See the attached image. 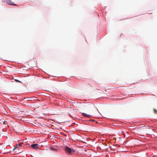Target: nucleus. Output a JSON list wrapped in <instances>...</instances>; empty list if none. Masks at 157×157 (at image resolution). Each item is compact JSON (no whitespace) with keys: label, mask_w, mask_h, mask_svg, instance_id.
<instances>
[{"label":"nucleus","mask_w":157,"mask_h":157,"mask_svg":"<svg viewBox=\"0 0 157 157\" xmlns=\"http://www.w3.org/2000/svg\"><path fill=\"white\" fill-rule=\"evenodd\" d=\"M64 150L66 153L68 155L74 154L76 151L75 149L71 148L67 146L65 147Z\"/></svg>","instance_id":"1"},{"label":"nucleus","mask_w":157,"mask_h":157,"mask_svg":"<svg viewBox=\"0 0 157 157\" xmlns=\"http://www.w3.org/2000/svg\"><path fill=\"white\" fill-rule=\"evenodd\" d=\"M5 2L8 4L11 5H13L14 6H17V5L16 4H14L11 0H5Z\"/></svg>","instance_id":"2"},{"label":"nucleus","mask_w":157,"mask_h":157,"mask_svg":"<svg viewBox=\"0 0 157 157\" xmlns=\"http://www.w3.org/2000/svg\"><path fill=\"white\" fill-rule=\"evenodd\" d=\"M38 144H34L31 145V147L33 149H38Z\"/></svg>","instance_id":"3"},{"label":"nucleus","mask_w":157,"mask_h":157,"mask_svg":"<svg viewBox=\"0 0 157 157\" xmlns=\"http://www.w3.org/2000/svg\"><path fill=\"white\" fill-rule=\"evenodd\" d=\"M15 130L17 132H20L22 130V129H21V127L19 126H17L15 128Z\"/></svg>","instance_id":"4"},{"label":"nucleus","mask_w":157,"mask_h":157,"mask_svg":"<svg viewBox=\"0 0 157 157\" xmlns=\"http://www.w3.org/2000/svg\"><path fill=\"white\" fill-rule=\"evenodd\" d=\"M82 115L84 117H91L90 115L87 114L85 113H82Z\"/></svg>","instance_id":"5"},{"label":"nucleus","mask_w":157,"mask_h":157,"mask_svg":"<svg viewBox=\"0 0 157 157\" xmlns=\"http://www.w3.org/2000/svg\"><path fill=\"white\" fill-rule=\"evenodd\" d=\"M23 144V143H21L19 144L18 145H17V147L18 146H21Z\"/></svg>","instance_id":"6"},{"label":"nucleus","mask_w":157,"mask_h":157,"mask_svg":"<svg viewBox=\"0 0 157 157\" xmlns=\"http://www.w3.org/2000/svg\"><path fill=\"white\" fill-rule=\"evenodd\" d=\"M51 149L52 150L57 151V149H56L54 148H53L52 147H51Z\"/></svg>","instance_id":"7"},{"label":"nucleus","mask_w":157,"mask_h":157,"mask_svg":"<svg viewBox=\"0 0 157 157\" xmlns=\"http://www.w3.org/2000/svg\"><path fill=\"white\" fill-rule=\"evenodd\" d=\"M154 113L155 114H157V111L155 109H153Z\"/></svg>","instance_id":"8"},{"label":"nucleus","mask_w":157,"mask_h":157,"mask_svg":"<svg viewBox=\"0 0 157 157\" xmlns=\"http://www.w3.org/2000/svg\"><path fill=\"white\" fill-rule=\"evenodd\" d=\"M7 122L6 121H4L3 122H2V124H6V123Z\"/></svg>","instance_id":"9"},{"label":"nucleus","mask_w":157,"mask_h":157,"mask_svg":"<svg viewBox=\"0 0 157 157\" xmlns=\"http://www.w3.org/2000/svg\"><path fill=\"white\" fill-rule=\"evenodd\" d=\"M121 134L124 135V137H125V135H124V132H121Z\"/></svg>","instance_id":"10"},{"label":"nucleus","mask_w":157,"mask_h":157,"mask_svg":"<svg viewBox=\"0 0 157 157\" xmlns=\"http://www.w3.org/2000/svg\"><path fill=\"white\" fill-rule=\"evenodd\" d=\"M113 140H116V138H113Z\"/></svg>","instance_id":"11"},{"label":"nucleus","mask_w":157,"mask_h":157,"mask_svg":"<svg viewBox=\"0 0 157 157\" xmlns=\"http://www.w3.org/2000/svg\"><path fill=\"white\" fill-rule=\"evenodd\" d=\"M17 82H19L20 81H19L18 80H15Z\"/></svg>","instance_id":"12"},{"label":"nucleus","mask_w":157,"mask_h":157,"mask_svg":"<svg viewBox=\"0 0 157 157\" xmlns=\"http://www.w3.org/2000/svg\"><path fill=\"white\" fill-rule=\"evenodd\" d=\"M3 122V121H2V122Z\"/></svg>","instance_id":"13"}]
</instances>
